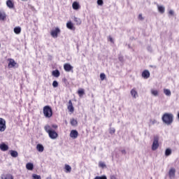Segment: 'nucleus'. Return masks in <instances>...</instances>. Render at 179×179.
Wrapping results in <instances>:
<instances>
[{
    "instance_id": "obj_33",
    "label": "nucleus",
    "mask_w": 179,
    "mask_h": 179,
    "mask_svg": "<svg viewBox=\"0 0 179 179\" xmlns=\"http://www.w3.org/2000/svg\"><path fill=\"white\" fill-rule=\"evenodd\" d=\"M100 79L101 80H104V79H106V74L104 73L100 74Z\"/></svg>"
},
{
    "instance_id": "obj_11",
    "label": "nucleus",
    "mask_w": 179,
    "mask_h": 179,
    "mask_svg": "<svg viewBox=\"0 0 179 179\" xmlns=\"http://www.w3.org/2000/svg\"><path fill=\"white\" fill-rule=\"evenodd\" d=\"M0 149L2 152H6L9 149V146L6 145L5 143H2L0 144Z\"/></svg>"
},
{
    "instance_id": "obj_19",
    "label": "nucleus",
    "mask_w": 179,
    "mask_h": 179,
    "mask_svg": "<svg viewBox=\"0 0 179 179\" xmlns=\"http://www.w3.org/2000/svg\"><path fill=\"white\" fill-rule=\"evenodd\" d=\"M66 27L69 29V30H75V27H73V24L71 22L66 23Z\"/></svg>"
},
{
    "instance_id": "obj_16",
    "label": "nucleus",
    "mask_w": 179,
    "mask_h": 179,
    "mask_svg": "<svg viewBox=\"0 0 179 179\" xmlns=\"http://www.w3.org/2000/svg\"><path fill=\"white\" fill-rule=\"evenodd\" d=\"M52 75L55 78H59V75H61V73L59 72V70L56 69L52 72Z\"/></svg>"
},
{
    "instance_id": "obj_9",
    "label": "nucleus",
    "mask_w": 179,
    "mask_h": 179,
    "mask_svg": "<svg viewBox=\"0 0 179 179\" xmlns=\"http://www.w3.org/2000/svg\"><path fill=\"white\" fill-rule=\"evenodd\" d=\"M64 69L66 72H71L72 69H73V66H72L70 64H65L64 65Z\"/></svg>"
},
{
    "instance_id": "obj_32",
    "label": "nucleus",
    "mask_w": 179,
    "mask_h": 179,
    "mask_svg": "<svg viewBox=\"0 0 179 179\" xmlns=\"http://www.w3.org/2000/svg\"><path fill=\"white\" fill-rule=\"evenodd\" d=\"M109 134L113 135V134H115V129L114 127H110L109 129Z\"/></svg>"
},
{
    "instance_id": "obj_42",
    "label": "nucleus",
    "mask_w": 179,
    "mask_h": 179,
    "mask_svg": "<svg viewBox=\"0 0 179 179\" xmlns=\"http://www.w3.org/2000/svg\"><path fill=\"white\" fill-rule=\"evenodd\" d=\"M169 15H171V16H173V15H174V10H170L169 12Z\"/></svg>"
},
{
    "instance_id": "obj_35",
    "label": "nucleus",
    "mask_w": 179,
    "mask_h": 179,
    "mask_svg": "<svg viewBox=\"0 0 179 179\" xmlns=\"http://www.w3.org/2000/svg\"><path fill=\"white\" fill-rule=\"evenodd\" d=\"M104 3V1H103V0H97V5H99V6H103Z\"/></svg>"
},
{
    "instance_id": "obj_1",
    "label": "nucleus",
    "mask_w": 179,
    "mask_h": 179,
    "mask_svg": "<svg viewBox=\"0 0 179 179\" xmlns=\"http://www.w3.org/2000/svg\"><path fill=\"white\" fill-rule=\"evenodd\" d=\"M162 120L164 124H166V125H171V124H173V121H174V115L166 113L162 115Z\"/></svg>"
},
{
    "instance_id": "obj_48",
    "label": "nucleus",
    "mask_w": 179,
    "mask_h": 179,
    "mask_svg": "<svg viewBox=\"0 0 179 179\" xmlns=\"http://www.w3.org/2000/svg\"><path fill=\"white\" fill-rule=\"evenodd\" d=\"M9 177H10V179H13V176L12 175H8Z\"/></svg>"
},
{
    "instance_id": "obj_34",
    "label": "nucleus",
    "mask_w": 179,
    "mask_h": 179,
    "mask_svg": "<svg viewBox=\"0 0 179 179\" xmlns=\"http://www.w3.org/2000/svg\"><path fill=\"white\" fill-rule=\"evenodd\" d=\"M94 179H107V176H96Z\"/></svg>"
},
{
    "instance_id": "obj_41",
    "label": "nucleus",
    "mask_w": 179,
    "mask_h": 179,
    "mask_svg": "<svg viewBox=\"0 0 179 179\" xmlns=\"http://www.w3.org/2000/svg\"><path fill=\"white\" fill-rule=\"evenodd\" d=\"M51 128H53V129H57L58 128V125L57 124H52Z\"/></svg>"
},
{
    "instance_id": "obj_22",
    "label": "nucleus",
    "mask_w": 179,
    "mask_h": 179,
    "mask_svg": "<svg viewBox=\"0 0 179 179\" xmlns=\"http://www.w3.org/2000/svg\"><path fill=\"white\" fill-rule=\"evenodd\" d=\"M14 33L15 34H20L22 33V28L20 27H15L14 28Z\"/></svg>"
},
{
    "instance_id": "obj_6",
    "label": "nucleus",
    "mask_w": 179,
    "mask_h": 179,
    "mask_svg": "<svg viewBox=\"0 0 179 179\" xmlns=\"http://www.w3.org/2000/svg\"><path fill=\"white\" fill-rule=\"evenodd\" d=\"M59 33H61V29H59V28H58V27H56L55 29L51 31L50 35L54 38H57V37H58V34H59Z\"/></svg>"
},
{
    "instance_id": "obj_7",
    "label": "nucleus",
    "mask_w": 179,
    "mask_h": 179,
    "mask_svg": "<svg viewBox=\"0 0 179 179\" xmlns=\"http://www.w3.org/2000/svg\"><path fill=\"white\" fill-rule=\"evenodd\" d=\"M79 136V132L77 131V130L73 129L70 132V138H72L73 139H76Z\"/></svg>"
},
{
    "instance_id": "obj_23",
    "label": "nucleus",
    "mask_w": 179,
    "mask_h": 179,
    "mask_svg": "<svg viewBox=\"0 0 179 179\" xmlns=\"http://www.w3.org/2000/svg\"><path fill=\"white\" fill-rule=\"evenodd\" d=\"M10 155L12 157H17V156H19V154L16 150H10Z\"/></svg>"
},
{
    "instance_id": "obj_21",
    "label": "nucleus",
    "mask_w": 179,
    "mask_h": 179,
    "mask_svg": "<svg viewBox=\"0 0 179 179\" xmlns=\"http://www.w3.org/2000/svg\"><path fill=\"white\" fill-rule=\"evenodd\" d=\"M133 99H136V96H138V92L135 89H132L130 92Z\"/></svg>"
},
{
    "instance_id": "obj_15",
    "label": "nucleus",
    "mask_w": 179,
    "mask_h": 179,
    "mask_svg": "<svg viewBox=\"0 0 179 179\" xmlns=\"http://www.w3.org/2000/svg\"><path fill=\"white\" fill-rule=\"evenodd\" d=\"M36 150L40 153H43V152H44V146L43 145V144H38L36 145Z\"/></svg>"
},
{
    "instance_id": "obj_20",
    "label": "nucleus",
    "mask_w": 179,
    "mask_h": 179,
    "mask_svg": "<svg viewBox=\"0 0 179 179\" xmlns=\"http://www.w3.org/2000/svg\"><path fill=\"white\" fill-rule=\"evenodd\" d=\"M26 169H27V170L31 171V170H33V169H34V165L33 164V163L29 162L26 164Z\"/></svg>"
},
{
    "instance_id": "obj_37",
    "label": "nucleus",
    "mask_w": 179,
    "mask_h": 179,
    "mask_svg": "<svg viewBox=\"0 0 179 179\" xmlns=\"http://www.w3.org/2000/svg\"><path fill=\"white\" fill-rule=\"evenodd\" d=\"M32 177H33V179H41V176L36 174H33Z\"/></svg>"
},
{
    "instance_id": "obj_31",
    "label": "nucleus",
    "mask_w": 179,
    "mask_h": 179,
    "mask_svg": "<svg viewBox=\"0 0 179 179\" xmlns=\"http://www.w3.org/2000/svg\"><path fill=\"white\" fill-rule=\"evenodd\" d=\"M99 167H101V169H106V167H107V165H106V164L103 162H99Z\"/></svg>"
},
{
    "instance_id": "obj_39",
    "label": "nucleus",
    "mask_w": 179,
    "mask_h": 179,
    "mask_svg": "<svg viewBox=\"0 0 179 179\" xmlns=\"http://www.w3.org/2000/svg\"><path fill=\"white\" fill-rule=\"evenodd\" d=\"M118 59L120 62H124V57L123 56H119Z\"/></svg>"
},
{
    "instance_id": "obj_12",
    "label": "nucleus",
    "mask_w": 179,
    "mask_h": 179,
    "mask_svg": "<svg viewBox=\"0 0 179 179\" xmlns=\"http://www.w3.org/2000/svg\"><path fill=\"white\" fill-rule=\"evenodd\" d=\"M72 8L74 9V10H78L80 8V5L78 1H74L72 4Z\"/></svg>"
},
{
    "instance_id": "obj_26",
    "label": "nucleus",
    "mask_w": 179,
    "mask_h": 179,
    "mask_svg": "<svg viewBox=\"0 0 179 179\" xmlns=\"http://www.w3.org/2000/svg\"><path fill=\"white\" fill-rule=\"evenodd\" d=\"M78 94L79 97H83V96L85 94V90H83V89L78 90Z\"/></svg>"
},
{
    "instance_id": "obj_38",
    "label": "nucleus",
    "mask_w": 179,
    "mask_h": 179,
    "mask_svg": "<svg viewBox=\"0 0 179 179\" xmlns=\"http://www.w3.org/2000/svg\"><path fill=\"white\" fill-rule=\"evenodd\" d=\"M52 87H58V81L54 80L52 83Z\"/></svg>"
},
{
    "instance_id": "obj_5",
    "label": "nucleus",
    "mask_w": 179,
    "mask_h": 179,
    "mask_svg": "<svg viewBox=\"0 0 179 179\" xmlns=\"http://www.w3.org/2000/svg\"><path fill=\"white\" fill-rule=\"evenodd\" d=\"M6 129V121L5 119L0 117V132H5Z\"/></svg>"
},
{
    "instance_id": "obj_45",
    "label": "nucleus",
    "mask_w": 179,
    "mask_h": 179,
    "mask_svg": "<svg viewBox=\"0 0 179 179\" xmlns=\"http://www.w3.org/2000/svg\"><path fill=\"white\" fill-rule=\"evenodd\" d=\"M148 50L152 52V48L150 46L148 47Z\"/></svg>"
},
{
    "instance_id": "obj_4",
    "label": "nucleus",
    "mask_w": 179,
    "mask_h": 179,
    "mask_svg": "<svg viewBox=\"0 0 179 179\" xmlns=\"http://www.w3.org/2000/svg\"><path fill=\"white\" fill-rule=\"evenodd\" d=\"M159 148V136H155L152 145V150H157Z\"/></svg>"
},
{
    "instance_id": "obj_47",
    "label": "nucleus",
    "mask_w": 179,
    "mask_h": 179,
    "mask_svg": "<svg viewBox=\"0 0 179 179\" xmlns=\"http://www.w3.org/2000/svg\"><path fill=\"white\" fill-rule=\"evenodd\" d=\"M109 40H110V41L111 43H113V38L110 37V38H109Z\"/></svg>"
},
{
    "instance_id": "obj_46",
    "label": "nucleus",
    "mask_w": 179,
    "mask_h": 179,
    "mask_svg": "<svg viewBox=\"0 0 179 179\" xmlns=\"http://www.w3.org/2000/svg\"><path fill=\"white\" fill-rule=\"evenodd\" d=\"M110 179H115V176H110Z\"/></svg>"
},
{
    "instance_id": "obj_3",
    "label": "nucleus",
    "mask_w": 179,
    "mask_h": 179,
    "mask_svg": "<svg viewBox=\"0 0 179 179\" xmlns=\"http://www.w3.org/2000/svg\"><path fill=\"white\" fill-rule=\"evenodd\" d=\"M43 115L45 118H51L52 117V108L50 106L43 107Z\"/></svg>"
},
{
    "instance_id": "obj_8",
    "label": "nucleus",
    "mask_w": 179,
    "mask_h": 179,
    "mask_svg": "<svg viewBox=\"0 0 179 179\" xmlns=\"http://www.w3.org/2000/svg\"><path fill=\"white\" fill-rule=\"evenodd\" d=\"M142 78H143V79H149V78H150V72H149L148 70H144L142 72Z\"/></svg>"
},
{
    "instance_id": "obj_13",
    "label": "nucleus",
    "mask_w": 179,
    "mask_h": 179,
    "mask_svg": "<svg viewBox=\"0 0 179 179\" xmlns=\"http://www.w3.org/2000/svg\"><path fill=\"white\" fill-rule=\"evenodd\" d=\"M6 6H7L8 8H9L10 9H13V8H15V4H14L13 2L12 1V0H7V1H6Z\"/></svg>"
},
{
    "instance_id": "obj_29",
    "label": "nucleus",
    "mask_w": 179,
    "mask_h": 179,
    "mask_svg": "<svg viewBox=\"0 0 179 179\" xmlns=\"http://www.w3.org/2000/svg\"><path fill=\"white\" fill-rule=\"evenodd\" d=\"M6 19V14L5 13L0 12V20H5Z\"/></svg>"
},
{
    "instance_id": "obj_14",
    "label": "nucleus",
    "mask_w": 179,
    "mask_h": 179,
    "mask_svg": "<svg viewBox=\"0 0 179 179\" xmlns=\"http://www.w3.org/2000/svg\"><path fill=\"white\" fill-rule=\"evenodd\" d=\"M68 110L70 113H73L75 111V108H73V105L72 104V101H69Z\"/></svg>"
},
{
    "instance_id": "obj_50",
    "label": "nucleus",
    "mask_w": 179,
    "mask_h": 179,
    "mask_svg": "<svg viewBox=\"0 0 179 179\" xmlns=\"http://www.w3.org/2000/svg\"><path fill=\"white\" fill-rule=\"evenodd\" d=\"M4 179H8V178H5Z\"/></svg>"
},
{
    "instance_id": "obj_25",
    "label": "nucleus",
    "mask_w": 179,
    "mask_h": 179,
    "mask_svg": "<svg viewBox=\"0 0 179 179\" xmlns=\"http://www.w3.org/2000/svg\"><path fill=\"white\" fill-rule=\"evenodd\" d=\"M65 173H71V171H72V167H71V166L66 164L65 165Z\"/></svg>"
},
{
    "instance_id": "obj_49",
    "label": "nucleus",
    "mask_w": 179,
    "mask_h": 179,
    "mask_svg": "<svg viewBox=\"0 0 179 179\" xmlns=\"http://www.w3.org/2000/svg\"><path fill=\"white\" fill-rule=\"evenodd\" d=\"M1 179H3V177H1Z\"/></svg>"
},
{
    "instance_id": "obj_18",
    "label": "nucleus",
    "mask_w": 179,
    "mask_h": 179,
    "mask_svg": "<svg viewBox=\"0 0 179 179\" xmlns=\"http://www.w3.org/2000/svg\"><path fill=\"white\" fill-rule=\"evenodd\" d=\"M8 66L9 68H14V66H16V62H15L13 59H10L8 63Z\"/></svg>"
},
{
    "instance_id": "obj_17",
    "label": "nucleus",
    "mask_w": 179,
    "mask_h": 179,
    "mask_svg": "<svg viewBox=\"0 0 179 179\" xmlns=\"http://www.w3.org/2000/svg\"><path fill=\"white\" fill-rule=\"evenodd\" d=\"M157 9H158V12H159V13H164L166 8H164V6H159V4H157Z\"/></svg>"
},
{
    "instance_id": "obj_44",
    "label": "nucleus",
    "mask_w": 179,
    "mask_h": 179,
    "mask_svg": "<svg viewBox=\"0 0 179 179\" xmlns=\"http://www.w3.org/2000/svg\"><path fill=\"white\" fill-rule=\"evenodd\" d=\"M121 152L122 155H127V151L125 150H122Z\"/></svg>"
},
{
    "instance_id": "obj_10",
    "label": "nucleus",
    "mask_w": 179,
    "mask_h": 179,
    "mask_svg": "<svg viewBox=\"0 0 179 179\" xmlns=\"http://www.w3.org/2000/svg\"><path fill=\"white\" fill-rule=\"evenodd\" d=\"M169 176L170 178H174L176 177V169L171 168L169 171Z\"/></svg>"
},
{
    "instance_id": "obj_30",
    "label": "nucleus",
    "mask_w": 179,
    "mask_h": 179,
    "mask_svg": "<svg viewBox=\"0 0 179 179\" xmlns=\"http://www.w3.org/2000/svg\"><path fill=\"white\" fill-rule=\"evenodd\" d=\"M171 155V149L170 148H167L166 150H165V156L166 157H169Z\"/></svg>"
},
{
    "instance_id": "obj_36",
    "label": "nucleus",
    "mask_w": 179,
    "mask_h": 179,
    "mask_svg": "<svg viewBox=\"0 0 179 179\" xmlns=\"http://www.w3.org/2000/svg\"><path fill=\"white\" fill-rule=\"evenodd\" d=\"M74 22H76L77 24H80L82 23V22L80 21V19H79L78 17L74 18Z\"/></svg>"
},
{
    "instance_id": "obj_28",
    "label": "nucleus",
    "mask_w": 179,
    "mask_h": 179,
    "mask_svg": "<svg viewBox=\"0 0 179 179\" xmlns=\"http://www.w3.org/2000/svg\"><path fill=\"white\" fill-rule=\"evenodd\" d=\"M164 93L166 94V96H171V91L169 89H164Z\"/></svg>"
},
{
    "instance_id": "obj_43",
    "label": "nucleus",
    "mask_w": 179,
    "mask_h": 179,
    "mask_svg": "<svg viewBox=\"0 0 179 179\" xmlns=\"http://www.w3.org/2000/svg\"><path fill=\"white\" fill-rule=\"evenodd\" d=\"M138 19H139L140 20H143V17H142V14H139V15H138Z\"/></svg>"
},
{
    "instance_id": "obj_27",
    "label": "nucleus",
    "mask_w": 179,
    "mask_h": 179,
    "mask_svg": "<svg viewBox=\"0 0 179 179\" xmlns=\"http://www.w3.org/2000/svg\"><path fill=\"white\" fill-rule=\"evenodd\" d=\"M70 124L72 127H76L78 125V120L73 118L71 120Z\"/></svg>"
},
{
    "instance_id": "obj_40",
    "label": "nucleus",
    "mask_w": 179,
    "mask_h": 179,
    "mask_svg": "<svg viewBox=\"0 0 179 179\" xmlns=\"http://www.w3.org/2000/svg\"><path fill=\"white\" fill-rule=\"evenodd\" d=\"M150 122L152 125H155V124H157V120H150Z\"/></svg>"
},
{
    "instance_id": "obj_2",
    "label": "nucleus",
    "mask_w": 179,
    "mask_h": 179,
    "mask_svg": "<svg viewBox=\"0 0 179 179\" xmlns=\"http://www.w3.org/2000/svg\"><path fill=\"white\" fill-rule=\"evenodd\" d=\"M44 129L47 134H48V136L50 139H57L58 138V133L55 131L50 124H46L44 127Z\"/></svg>"
},
{
    "instance_id": "obj_24",
    "label": "nucleus",
    "mask_w": 179,
    "mask_h": 179,
    "mask_svg": "<svg viewBox=\"0 0 179 179\" xmlns=\"http://www.w3.org/2000/svg\"><path fill=\"white\" fill-rule=\"evenodd\" d=\"M151 94L155 97H157V96H159V91L157 90L152 89Z\"/></svg>"
},
{
    "instance_id": "obj_51",
    "label": "nucleus",
    "mask_w": 179,
    "mask_h": 179,
    "mask_svg": "<svg viewBox=\"0 0 179 179\" xmlns=\"http://www.w3.org/2000/svg\"><path fill=\"white\" fill-rule=\"evenodd\" d=\"M22 1H27V0H22Z\"/></svg>"
}]
</instances>
